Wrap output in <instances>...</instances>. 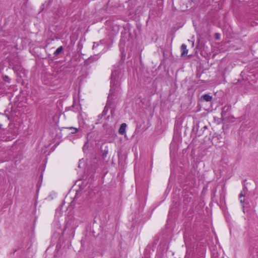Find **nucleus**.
I'll return each mask as SVG.
<instances>
[{
  "label": "nucleus",
  "instance_id": "6e6552de",
  "mask_svg": "<svg viewBox=\"0 0 258 258\" xmlns=\"http://www.w3.org/2000/svg\"><path fill=\"white\" fill-rule=\"evenodd\" d=\"M215 35H216V39H219V34L216 33Z\"/></svg>",
  "mask_w": 258,
  "mask_h": 258
},
{
  "label": "nucleus",
  "instance_id": "ddd939ff",
  "mask_svg": "<svg viewBox=\"0 0 258 258\" xmlns=\"http://www.w3.org/2000/svg\"><path fill=\"white\" fill-rule=\"evenodd\" d=\"M5 78L6 79H5V81H7V80H8L9 79L8 77H7V76H5Z\"/></svg>",
  "mask_w": 258,
  "mask_h": 258
},
{
  "label": "nucleus",
  "instance_id": "20e7f679",
  "mask_svg": "<svg viewBox=\"0 0 258 258\" xmlns=\"http://www.w3.org/2000/svg\"><path fill=\"white\" fill-rule=\"evenodd\" d=\"M245 196V191L243 190L239 195L240 202L242 205V207L244 208L243 203L244 202V199L243 198Z\"/></svg>",
  "mask_w": 258,
  "mask_h": 258
},
{
  "label": "nucleus",
  "instance_id": "9b49d317",
  "mask_svg": "<svg viewBox=\"0 0 258 258\" xmlns=\"http://www.w3.org/2000/svg\"><path fill=\"white\" fill-rule=\"evenodd\" d=\"M86 145H85L84 146V147H83V150H85V149H86Z\"/></svg>",
  "mask_w": 258,
  "mask_h": 258
},
{
  "label": "nucleus",
  "instance_id": "7ed1b4c3",
  "mask_svg": "<svg viewBox=\"0 0 258 258\" xmlns=\"http://www.w3.org/2000/svg\"><path fill=\"white\" fill-rule=\"evenodd\" d=\"M126 127V123H122L119 128V130H118L119 134L120 135H123L125 133Z\"/></svg>",
  "mask_w": 258,
  "mask_h": 258
},
{
  "label": "nucleus",
  "instance_id": "f8f14e48",
  "mask_svg": "<svg viewBox=\"0 0 258 258\" xmlns=\"http://www.w3.org/2000/svg\"><path fill=\"white\" fill-rule=\"evenodd\" d=\"M5 78L6 79H5V81H7V80H8L9 79L8 77H7V76H5Z\"/></svg>",
  "mask_w": 258,
  "mask_h": 258
},
{
  "label": "nucleus",
  "instance_id": "1a4fd4ad",
  "mask_svg": "<svg viewBox=\"0 0 258 258\" xmlns=\"http://www.w3.org/2000/svg\"><path fill=\"white\" fill-rule=\"evenodd\" d=\"M191 42L192 47H194V42L193 41H191Z\"/></svg>",
  "mask_w": 258,
  "mask_h": 258
},
{
  "label": "nucleus",
  "instance_id": "f257e3e1",
  "mask_svg": "<svg viewBox=\"0 0 258 258\" xmlns=\"http://www.w3.org/2000/svg\"><path fill=\"white\" fill-rule=\"evenodd\" d=\"M117 73L116 71H113L112 73V75L111 76V82H110V85H111V89L110 91V93L109 94V97L111 96V94L112 93L113 90V87L115 84V81H116V76L117 75Z\"/></svg>",
  "mask_w": 258,
  "mask_h": 258
},
{
  "label": "nucleus",
  "instance_id": "9d476101",
  "mask_svg": "<svg viewBox=\"0 0 258 258\" xmlns=\"http://www.w3.org/2000/svg\"><path fill=\"white\" fill-rule=\"evenodd\" d=\"M86 145H85L84 146V147H83V150H85V149H86Z\"/></svg>",
  "mask_w": 258,
  "mask_h": 258
},
{
  "label": "nucleus",
  "instance_id": "0eeeda50",
  "mask_svg": "<svg viewBox=\"0 0 258 258\" xmlns=\"http://www.w3.org/2000/svg\"><path fill=\"white\" fill-rule=\"evenodd\" d=\"M67 128L70 129V130H71V133L72 134H75L77 132H78V129L76 128V127H67Z\"/></svg>",
  "mask_w": 258,
  "mask_h": 258
},
{
  "label": "nucleus",
  "instance_id": "39448f33",
  "mask_svg": "<svg viewBox=\"0 0 258 258\" xmlns=\"http://www.w3.org/2000/svg\"><path fill=\"white\" fill-rule=\"evenodd\" d=\"M201 98L206 101H211L212 99V97L208 94H205L203 95Z\"/></svg>",
  "mask_w": 258,
  "mask_h": 258
},
{
  "label": "nucleus",
  "instance_id": "f03ea898",
  "mask_svg": "<svg viewBox=\"0 0 258 258\" xmlns=\"http://www.w3.org/2000/svg\"><path fill=\"white\" fill-rule=\"evenodd\" d=\"M181 53V56L182 57L185 56L187 54L188 49H187L186 45L184 44H182L180 47Z\"/></svg>",
  "mask_w": 258,
  "mask_h": 258
},
{
  "label": "nucleus",
  "instance_id": "423d86ee",
  "mask_svg": "<svg viewBox=\"0 0 258 258\" xmlns=\"http://www.w3.org/2000/svg\"><path fill=\"white\" fill-rule=\"evenodd\" d=\"M62 50H63V47L62 46L59 47L58 48H57V49L54 52V55H57L61 53V52L62 51Z\"/></svg>",
  "mask_w": 258,
  "mask_h": 258
}]
</instances>
